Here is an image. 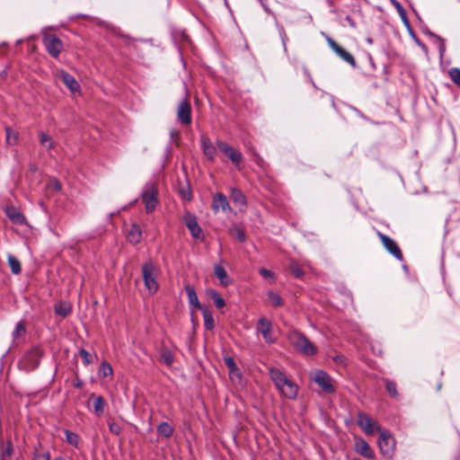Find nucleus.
Segmentation results:
<instances>
[{
	"mask_svg": "<svg viewBox=\"0 0 460 460\" xmlns=\"http://www.w3.org/2000/svg\"><path fill=\"white\" fill-rule=\"evenodd\" d=\"M270 376L280 394L287 399H295L297 396V385L281 369L270 368Z\"/></svg>",
	"mask_w": 460,
	"mask_h": 460,
	"instance_id": "1",
	"label": "nucleus"
},
{
	"mask_svg": "<svg viewBox=\"0 0 460 460\" xmlns=\"http://www.w3.org/2000/svg\"><path fill=\"white\" fill-rule=\"evenodd\" d=\"M288 340L297 351L305 356H314L317 353V348L304 333L298 331L291 332L288 335Z\"/></svg>",
	"mask_w": 460,
	"mask_h": 460,
	"instance_id": "2",
	"label": "nucleus"
},
{
	"mask_svg": "<svg viewBox=\"0 0 460 460\" xmlns=\"http://www.w3.org/2000/svg\"><path fill=\"white\" fill-rule=\"evenodd\" d=\"M43 354L44 352L42 349L40 347H33L29 351H27L19 361V367L27 372L36 369L40 363V359L43 357Z\"/></svg>",
	"mask_w": 460,
	"mask_h": 460,
	"instance_id": "3",
	"label": "nucleus"
},
{
	"mask_svg": "<svg viewBox=\"0 0 460 460\" xmlns=\"http://www.w3.org/2000/svg\"><path fill=\"white\" fill-rule=\"evenodd\" d=\"M157 274L158 269L154 262L146 261L142 265V277L150 293H155L158 290Z\"/></svg>",
	"mask_w": 460,
	"mask_h": 460,
	"instance_id": "4",
	"label": "nucleus"
},
{
	"mask_svg": "<svg viewBox=\"0 0 460 460\" xmlns=\"http://www.w3.org/2000/svg\"><path fill=\"white\" fill-rule=\"evenodd\" d=\"M377 445L381 454L385 459L390 460L393 458L395 451L396 442L388 430L382 429L380 431Z\"/></svg>",
	"mask_w": 460,
	"mask_h": 460,
	"instance_id": "5",
	"label": "nucleus"
},
{
	"mask_svg": "<svg viewBox=\"0 0 460 460\" xmlns=\"http://www.w3.org/2000/svg\"><path fill=\"white\" fill-rule=\"evenodd\" d=\"M146 213L153 212L158 204V190L154 182H147L141 194Z\"/></svg>",
	"mask_w": 460,
	"mask_h": 460,
	"instance_id": "6",
	"label": "nucleus"
},
{
	"mask_svg": "<svg viewBox=\"0 0 460 460\" xmlns=\"http://www.w3.org/2000/svg\"><path fill=\"white\" fill-rule=\"evenodd\" d=\"M311 379L319 387H321L322 391L324 392L325 394H332L336 392L334 380L327 372L321 369H317L312 373Z\"/></svg>",
	"mask_w": 460,
	"mask_h": 460,
	"instance_id": "7",
	"label": "nucleus"
},
{
	"mask_svg": "<svg viewBox=\"0 0 460 460\" xmlns=\"http://www.w3.org/2000/svg\"><path fill=\"white\" fill-rule=\"evenodd\" d=\"M357 423L367 435H373L376 432H380L382 430L381 426L364 412H359L358 414Z\"/></svg>",
	"mask_w": 460,
	"mask_h": 460,
	"instance_id": "8",
	"label": "nucleus"
},
{
	"mask_svg": "<svg viewBox=\"0 0 460 460\" xmlns=\"http://www.w3.org/2000/svg\"><path fill=\"white\" fill-rule=\"evenodd\" d=\"M42 41L47 52L51 57L58 58L63 49V42L53 34L45 35Z\"/></svg>",
	"mask_w": 460,
	"mask_h": 460,
	"instance_id": "9",
	"label": "nucleus"
},
{
	"mask_svg": "<svg viewBox=\"0 0 460 460\" xmlns=\"http://www.w3.org/2000/svg\"><path fill=\"white\" fill-rule=\"evenodd\" d=\"M377 236L388 252H390L398 261L403 260L402 251L394 240L381 232H377Z\"/></svg>",
	"mask_w": 460,
	"mask_h": 460,
	"instance_id": "10",
	"label": "nucleus"
},
{
	"mask_svg": "<svg viewBox=\"0 0 460 460\" xmlns=\"http://www.w3.org/2000/svg\"><path fill=\"white\" fill-rule=\"evenodd\" d=\"M326 40L328 42L329 47L345 62L349 64L352 67L357 66V62L354 58V57L348 52L346 49H344L342 47H341L334 40H332L331 37L327 36Z\"/></svg>",
	"mask_w": 460,
	"mask_h": 460,
	"instance_id": "11",
	"label": "nucleus"
},
{
	"mask_svg": "<svg viewBox=\"0 0 460 460\" xmlns=\"http://www.w3.org/2000/svg\"><path fill=\"white\" fill-rule=\"evenodd\" d=\"M272 323L265 317H261L258 320L257 331L261 333L264 341L272 344L276 342V338L272 333Z\"/></svg>",
	"mask_w": 460,
	"mask_h": 460,
	"instance_id": "12",
	"label": "nucleus"
},
{
	"mask_svg": "<svg viewBox=\"0 0 460 460\" xmlns=\"http://www.w3.org/2000/svg\"><path fill=\"white\" fill-rule=\"evenodd\" d=\"M217 146L224 155H226L231 160V162L234 165L240 164V163L243 160V155L239 151L235 150L227 143L221 140L217 141Z\"/></svg>",
	"mask_w": 460,
	"mask_h": 460,
	"instance_id": "13",
	"label": "nucleus"
},
{
	"mask_svg": "<svg viewBox=\"0 0 460 460\" xmlns=\"http://www.w3.org/2000/svg\"><path fill=\"white\" fill-rule=\"evenodd\" d=\"M177 119L182 125H190L191 123V107L186 98L178 105Z\"/></svg>",
	"mask_w": 460,
	"mask_h": 460,
	"instance_id": "14",
	"label": "nucleus"
},
{
	"mask_svg": "<svg viewBox=\"0 0 460 460\" xmlns=\"http://www.w3.org/2000/svg\"><path fill=\"white\" fill-rule=\"evenodd\" d=\"M55 77L60 80L72 93L79 92L80 85L75 78L66 71L60 69L55 73Z\"/></svg>",
	"mask_w": 460,
	"mask_h": 460,
	"instance_id": "15",
	"label": "nucleus"
},
{
	"mask_svg": "<svg viewBox=\"0 0 460 460\" xmlns=\"http://www.w3.org/2000/svg\"><path fill=\"white\" fill-rule=\"evenodd\" d=\"M211 208L216 214L219 210L223 212H233L226 196L221 192H217L213 196Z\"/></svg>",
	"mask_w": 460,
	"mask_h": 460,
	"instance_id": "16",
	"label": "nucleus"
},
{
	"mask_svg": "<svg viewBox=\"0 0 460 460\" xmlns=\"http://www.w3.org/2000/svg\"><path fill=\"white\" fill-rule=\"evenodd\" d=\"M183 219H184L185 225L188 227L191 236L195 239L200 238L201 234H202V229L198 224L197 217L193 214L187 212L184 215Z\"/></svg>",
	"mask_w": 460,
	"mask_h": 460,
	"instance_id": "17",
	"label": "nucleus"
},
{
	"mask_svg": "<svg viewBox=\"0 0 460 460\" xmlns=\"http://www.w3.org/2000/svg\"><path fill=\"white\" fill-rule=\"evenodd\" d=\"M355 451L363 457L373 459L375 453L369 444L362 438H356L354 444Z\"/></svg>",
	"mask_w": 460,
	"mask_h": 460,
	"instance_id": "18",
	"label": "nucleus"
},
{
	"mask_svg": "<svg viewBox=\"0 0 460 460\" xmlns=\"http://www.w3.org/2000/svg\"><path fill=\"white\" fill-rule=\"evenodd\" d=\"M5 214L6 216L8 217V218L13 223V224H16V225H24L26 223V218L25 217L22 215V213L18 209L16 208L15 207H13V206H10V207H6L5 209Z\"/></svg>",
	"mask_w": 460,
	"mask_h": 460,
	"instance_id": "19",
	"label": "nucleus"
},
{
	"mask_svg": "<svg viewBox=\"0 0 460 460\" xmlns=\"http://www.w3.org/2000/svg\"><path fill=\"white\" fill-rule=\"evenodd\" d=\"M200 143H201V148H202L204 155L207 156V158L209 161L213 162L215 160L216 155H217L216 146H213V144L211 143L209 138L205 136L201 137Z\"/></svg>",
	"mask_w": 460,
	"mask_h": 460,
	"instance_id": "20",
	"label": "nucleus"
},
{
	"mask_svg": "<svg viewBox=\"0 0 460 460\" xmlns=\"http://www.w3.org/2000/svg\"><path fill=\"white\" fill-rule=\"evenodd\" d=\"M185 290H186V293L188 296V300H189V304L191 307V310L192 311H196L199 309L202 310L203 308L199 301V297H198V295L196 293L194 287L190 286V285H187V286H185Z\"/></svg>",
	"mask_w": 460,
	"mask_h": 460,
	"instance_id": "21",
	"label": "nucleus"
},
{
	"mask_svg": "<svg viewBox=\"0 0 460 460\" xmlns=\"http://www.w3.org/2000/svg\"><path fill=\"white\" fill-rule=\"evenodd\" d=\"M214 273L219 279L221 286L228 287L231 284L232 280L223 266L218 264L215 265Z\"/></svg>",
	"mask_w": 460,
	"mask_h": 460,
	"instance_id": "22",
	"label": "nucleus"
},
{
	"mask_svg": "<svg viewBox=\"0 0 460 460\" xmlns=\"http://www.w3.org/2000/svg\"><path fill=\"white\" fill-rule=\"evenodd\" d=\"M230 198L236 206L246 207L247 199L243 191L238 188L230 190Z\"/></svg>",
	"mask_w": 460,
	"mask_h": 460,
	"instance_id": "23",
	"label": "nucleus"
},
{
	"mask_svg": "<svg viewBox=\"0 0 460 460\" xmlns=\"http://www.w3.org/2000/svg\"><path fill=\"white\" fill-rule=\"evenodd\" d=\"M159 360L167 367H171L174 362V356L170 349L163 347L159 352Z\"/></svg>",
	"mask_w": 460,
	"mask_h": 460,
	"instance_id": "24",
	"label": "nucleus"
},
{
	"mask_svg": "<svg viewBox=\"0 0 460 460\" xmlns=\"http://www.w3.org/2000/svg\"><path fill=\"white\" fill-rule=\"evenodd\" d=\"M207 296L213 300L217 308L221 309L226 305L225 299L219 295V293L213 288L206 290Z\"/></svg>",
	"mask_w": 460,
	"mask_h": 460,
	"instance_id": "25",
	"label": "nucleus"
},
{
	"mask_svg": "<svg viewBox=\"0 0 460 460\" xmlns=\"http://www.w3.org/2000/svg\"><path fill=\"white\" fill-rule=\"evenodd\" d=\"M142 232L137 225H133L128 233L127 239L129 243L137 244L141 241Z\"/></svg>",
	"mask_w": 460,
	"mask_h": 460,
	"instance_id": "26",
	"label": "nucleus"
},
{
	"mask_svg": "<svg viewBox=\"0 0 460 460\" xmlns=\"http://www.w3.org/2000/svg\"><path fill=\"white\" fill-rule=\"evenodd\" d=\"M92 397L94 398V402H93L94 413L98 417H100L102 415V413L104 411V408L106 406V401L101 395L94 396V394H92Z\"/></svg>",
	"mask_w": 460,
	"mask_h": 460,
	"instance_id": "27",
	"label": "nucleus"
},
{
	"mask_svg": "<svg viewBox=\"0 0 460 460\" xmlns=\"http://www.w3.org/2000/svg\"><path fill=\"white\" fill-rule=\"evenodd\" d=\"M202 315L206 330H213L215 328V321L212 313L208 308H203Z\"/></svg>",
	"mask_w": 460,
	"mask_h": 460,
	"instance_id": "28",
	"label": "nucleus"
},
{
	"mask_svg": "<svg viewBox=\"0 0 460 460\" xmlns=\"http://www.w3.org/2000/svg\"><path fill=\"white\" fill-rule=\"evenodd\" d=\"M55 314L61 317H66L71 313V306L66 302H60L55 305Z\"/></svg>",
	"mask_w": 460,
	"mask_h": 460,
	"instance_id": "29",
	"label": "nucleus"
},
{
	"mask_svg": "<svg viewBox=\"0 0 460 460\" xmlns=\"http://www.w3.org/2000/svg\"><path fill=\"white\" fill-rule=\"evenodd\" d=\"M13 453V447L11 441H7L0 446V460H6V458L11 457Z\"/></svg>",
	"mask_w": 460,
	"mask_h": 460,
	"instance_id": "30",
	"label": "nucleus"
},
{
	"mask_svg": "<svg viewBox=\"0 0 460 460\" xmlns=\"http://www.w3.org/2000/svg\"><path fill=\"white\" fill-rule=\"evenodd\" d=\"M113 375V369L111 366V364L107 361H103L99 369H98V376L100 377H108V376H112Z\"/></svg>",
	"mask_w": 460,
	"mask_h": 460,
	"instance_id": "31",
	"label": "nucleus"
},
{
	"mask_svg": "<svg viewBox=\"0 0 460 460\" xmlns=\"http://www.w3.org/2000/svg\"><path fill=\"white\" fill-rule=\"evenodd\" d=\"M157 431L163 437L168 438L173 434V428L168 422H162L157 427Z\"/></svg>",
	"mask_w": 460,
	"mask_h": 460,
	"instance_id": "32",
	"label": "nucleus"
},
{
	"mask_svg": "<svg viewBox=\"0 0 460 460\" xmlns=\"http://www.w3.org/2000/svg\"><path fill=\"white\" fill-rule=\"evenodd\" d=\"M5 138L7 145L14 146L18 142V133L10 127H5Z\"/></svg>",
	"mask_w": 460,
	"mask_h": 460,
	"instance_id": "33",
	"label": "nucleus"
},
{
	"mask_svg": "<svg viewBox=\"0 0 460 460\" xmlns=\"http://www.w3.org/2000/svg\"><path fill=\"white\" fill-rule=\"evenodd\" d=\"M7 261H8V264L10 266L11 271L15 275L19 274L22 270L20 261L12 254L7 255Z\"/></svg>",
	"mask_w": 460,
	"mask_h": 460,
	"instance_id": "34",
	"label": "nucleus"
},
{
	"mask_svg": "<svg viewBox=\"0 0 460 460\" xmlns=\"http://www.w3.org/2000/svg\"><path fill=\"white\" fill-rule=\"evenodd\" d=\"M267 296L273 306L279 307L283 305V300L279 294L270 290L268 291Z\"/></svg>",
	"mask_w": 460,
	"mask_h": 460,
	"instance_id": "35",
	"label": "nucleus"
},
{
	"mask_svg": "<svg viewBox=\"0 0 460 460\" xmlns=\"http://www.w3.org/2000/svg\"><path fill=\"white\" fill-rule=\"evenodd\" d=\"M289 270L291 273L294 275V277H296V279H302L304 277V271L296 261H290Z\"/></svg>",
	"mask_w": 460,
	"mask_h": 460,
	"instance_id": "36",
	"label": "nucleus"
},
{
	"mask_svg": "<svg viewBox=\"0 0 460 460\" xmlns=\"http://www.w3.org/2000/svg\"><path fill=\"white\" fill-rule=\"evenodd\" d=\"M40 142L41 145L45 146L49 150L54 148L55 143L52 141L51 137L48 136L44 132H40L39 134Z\"/></svg>",
	"mask_w": 460,
	"mask_h": 460,
	"instance_id": "37",
	"label": "nucleus"
},
{
	"mask_svg": "<svg viewBox=\"0 0 460 460\" xmlns=\"http://www.w3.org/2000/svg\"><path fill=\"white\" fill-rule=\"evenodd\" d=\"M230 234L236 239H238V241H240L241 243H243L246 240V234L244 230L238 226H234L233 228H231Z\"/></svg>",
	"mask_w": 460,
	"mask_h": 460,
	"instance_id": "38",
	"label": "nucleus"
},
{
	"mask_svg": "<svg viewBox=\"0 0 460 460\" xmlns=\"http://www.w3.org/2000/svg\"><path fill=\"white\" fill-rule=\"evenodd\" d=\"M65 434H66V442L74 447H77L78 442H79L78 435L76 433H74V432L68 430V429L65 430Z\"/></svg>",
	"mask_w": 460,
	"mask_h": 460,
	"instance_id": "39",
	"label": "nucleus"
},
{
	"mask_svg": "<svg viewBox=\"0 0 460 460\" xmlns=\"http://www.w3.org/2000/svg\"><path fill=\"white\" fill-rule=\"evenodd\" d=\"M385 388L389 394L394 398H399V394L396 389V384L394 381L386 380Z\"/></svg>",
	"mask_w": 460,
	"mask_h": 460,
	"instance_id": "40",
	"label": "nucleus"
},
{
	"mask_svg": "<svg viewBox=\"0 0 460 460\" xmlns=\"http://www.w3.org/2000/svg\"><path fill=\"white\" fill-rule=\"evenodd\" d=\"M426 34L429 35L430 38H434L439 41L438 50H439L440 55L442 56L444 54V52L446 51V45H445L444 39H442L440 36L437 35L436 33H434L430 31H428L426 32Z\"/></svg>",
	"mask_w": 460,
	"mask_h": 460,
	"instance_id": "41",
	"label": "nucleus"
},
{
	"mask_svg": "<svg viewBox=\"0 0 460 460\" xmlns=\"http://www.w3.org/2000/svg\"><path fill=\"white\" fill-rule=\"evenodd\" d=\"M260 274L261 277L267 280H269L270 283L275 282L276 280V275L273 271L267 270L265 268H261L259 270Z\"/></svg>",
	"mask_w": 460,
	"mask_h": 460,
	"instance_id": "42",
	"label": "nucleus"
},
{
	"mask_svg": "<svg viewBox=\"0 0 460 460\" xmlns=\"http://www.w3.org/2000/svg\"><path fill=\"white\" fill-rule=\"evenodd\" d=\"M393 2L402 20L404 22L405 24L409 25L405 9L399 2L395 0H394Z\"/></svg>",
	"mask_w": 460,
	"mask_h": 460,
	"instance_id": "43",
	"label": "nucleus"
},
{
	"mask_svg": "<svg viewBox=\"0 0 460 460\" xmlns=\"http://www.w3.org/2000/svg\"><path fill=\"white\" fill-rule=\"evenodd\" d=\"M79 354L83 358V363L84 366H88L93 362V356L84 349H81L79 350Z\"/></svg>",
	"mask_w": 460,
	"mask_h": 460,
	"instance_id": "44",
	"label": "nucleus"
},
{
	"mask_svg": "<svg viewBox=\"0 0 460 460\" xmlns=\"http://www.w3.org/2000/svg\"><path fill=\"white\" fill-rule=\"evenodd\" d=\"M449 75L451 80L460 86V68L454 67L450 69Z\"/></svg>",
	"mask_w": 460,
	"mask_h": 460,
	"instance_id": "45",
	"label": "nucleus"
},
{
	"mask_svg": "<svg viewBox=\"0 0 460 460\" xmlns=\"http://www.w3.org/2000/svg\"><path fill=\"white\" fill-rule=\"evenodd\" d=\"M225 364L227 367L230 374H233V373L238 371L237 366H236V364H235V362H234L233 358H231V357L226 358H225Z\"/></svg>",
	"mask_w": 460,
	"mask_h": 460,
	"instance_id": "46",
	"label": "nucleus"
},
{
	"mask_svg": "<svg viewBox=\"0 0 460 460\" xmlns=\"http://www.w3.org/2000/svg\"><path fill=\"white\" fill-rule=\"evenodd\" d=\"M48 188L53 191L58 192L61 190V183L55 178L49 181Z\"/></svg>",
	"mask_w": 460,
	"mask_h": 460,
	"instance_id": "47",
	"label": "nucleus"
},
{
	"mask_svg": "<svg viewBox=\"0 0 460 460\" xmlns=\"http://www.w3.org/2000/svg\"><path fill=\"white\" fill-rule=\"evenodd\" d=\"M332 360L338 366L346 367L348 363L347 358L342 354H337L332 357Z\"/></svg>",
	"mask_w": 460,
	"mask_h": 460,
	"instance_id": "48",
	"label": "nucleus"
},
{
	"mask_svg": "<svg viewBox=\"0 0 460 460\" xmlns=\"http://www.w3.org/2000/svg\"><path fill=\"white\" fill-rule=\"evenodd\" d=\"M26 329L23 323H18L15 326L14 331L13 332V337L16 339L17 337L21 336L22 334L25 333Z\"/></svg>",
	"mask_w": 460,
	"mask_h": 460,
	"instance_id": "49",
	"label": "nucleus"
},
{
	"mask_svg": "<svg viewBox=\"0 0 460 460\" xmlns=\"http://www.w3.org/2000/svg\"><path fill=\"white\" fill-rule=\"evenodd\" d=\"M109 429L112 434L119 435L121 432L120 426L116 422H109Z\"/></svg>",
	"mask_w": 460,
	"mask_h": 460,
	"instance_id": "50",
	"label": "nucleus"
},
{
	"mask_svg": "<svg viewBox=\"0 0 460 460\" xmlns=\"http://www.w3.org/2000/svg\"><path fill=\"white\" fill-rule=\"evenodd\" d=\"M279 36H280L281 40H282V44H283L284 48L286 49L287 41H288V36H287L286 31H285V30H284V28L282 26H279Z\"/></svg>",
	"mask_w": 460,
	"mask_h": 460,
	"instance_id": "51",
	"label": "nucleus"
},
{
	"mask_svg": "<svg viewBox=\"0 0 460 460\" xmlns=\"http://www.w3.org/2000/svg\"><path fill=\"white\" fill-rule=\"evenodd\" d=\"M170 136L172 140H176L180 137V131L176 129H172L170 131Z\"/></svg>",
	"mask_w": 460,
	"mask_h": 460,
	"instance_id": "52",
	"label": "nucleus"
},
{
	"mask_svg": "<svg viewBox=\"0 0 460 460\" xmlns=\"http://www.w3.org/2000/svg\"><path fill=\"white\" fill-rule=\"evenodd\" d=\"M55 460H73V459L59 456V457H57Z\"/></svg>",
	"mask_w": 460,
	"mask_h": 460,
	"instance_id": "53",
	"label": "nucleus"
},
{
	"mask_svg": "<svg viewBox=\"0 0 460 460\" xmlns=\"http://www.w3.org/2000/svg\"><path fill=\"white\" fill-rule=\"evenodd\" d=\"M367 42L368 44H372V43H373V40H372V38H367Z\"/></svg>",
	"mask_w": 460,
	"mask_h": 460,
	"instance_id": "54",
	"label": "nucleus"
},
{
	"mask_svg": "<svg viewBox=\"0 0 460 460\" xmlns=\"http://www.w3.org/2000/svg\"><path fill=\"white\" fill-rule=\"evenodd\" d=\"M46 460H49V456H47Z\"/></svg>",
	"mask_w": 460,
	"mask_h": 460,
	"instance_id": "55",
	"label": "nucleus"
}]
</instances>
